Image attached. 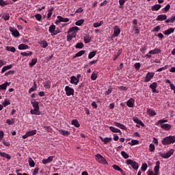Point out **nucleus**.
<instances>
[{
  "instance_id": "22",
  "label": "nucleus",
  "mask_w": 175,
  "mask_h": 175,
  "mask_svg": "<svg viewBox=\"0 0 175 175\" xmlns=\"http://www.w3.org/2000/svg\"><path fill=\"white\" fill-rule=\"evenodd\" d=\"M109 131H111V132H113V133H120V135H122V132H121V130H120L114 126H110Z\"/></svg>"
},
{
  "instance_id": "54",
  "label": "nucleus",
  "mask_w": 175,
  "mask_h": 175,
  "mask_svg": "<svg viewBox=\"0 0 175 175\" xmlns=\"http://www.w3.org/2000/svg\"><path fill=\"white\" fill-rule=\"evenodd\" d=\"M148 167V165H147V163H144L142 164L141 169L142 172H146Z\"/></svg>"
},
{
  "instance_id": "43",
  "label": "nucleus",
  "mask_w": 175,
  "mask_h": 175,
  "mask_svg": "<svg viewBox=\"0 0 175 175\" xmlns=\"http://www.w3.org/2000/svg\"><path fill=\"white\" fill-rule=\"evenodd\" d=\"M83 39H84L85 43L86 44L90 43V42H91V37L88 34L84 36Z\"/></svg>"
},
{
  "instance_id": "48",
  "label": "nucleus",
  "mask_w": 175,
  "mask_h": 175,
  "mask_svg": "<svg viewBox=\"0 0 175 175\" xmlns=\"http://www.w3.org/2000/svg\"><path fill=\"white\" fill-rule=\"evenodd\" d=\"M104 144H107V143H110V142H112L113 141V138L111 137H105L104 138Z\"/></svg>"
},
{
  "instance_id": "58",
  "label": "nucleus",
  "mask_w": 175,
  "mask_h": 175,
  "mask_svg": "<svg viewBox=\"0 0 175 175\" xmlns=\"http://www.w3.org/2000/svg\"><path fill=\"white\" fill-rule=\"evenodd\" d=\"M160 30H161V27L156 26L152 29V32H159Z\"/></svg>"
},
{
  "instance_id": "14",
  "label": "nucleus",
  "mask_w": 175,
  "mask_h": 175,
  "mask_svg": "<svg viewBox=\"0 0 175 175\" xmlns=\"http://www.w3.org/2000/svg\"><path fill=\"white\" fill-rule=\"evenodd\" d=\"M113 125L115 126H117L118 128H120V129H123V131H126V126L121 123H118L117 122H113Z\"/></svg>"
},
{
  "instance_id": "60",
  "label": "nucleus",
  "mask_w": 175,
  "mask_h": 175,
  "mask_svg": "<svg viewBox=\"0 0 175 175\" xmlns=\"http://www.w3.org/2000/svg\"><path fill=\"white\" fill-rule=\"evenodd\" d=\"M35 17L38 21H40V20H42V15L40 14H36Z\"/></svg>"
},
{
  "instance_id": "34",
  "label": "nucleus",
  "mask_w": 175,
  "mask_h": 175,
  "mask_svg": "<svg viewBox=\"0 0 175 175\" xmlns=\"http://www.w3.org/2000/svg\"><path fill=\"white\" fill-rule=\"evenodd\" d=\"M72 125H74L75 128H79L80 126V123H79V120L74 119L71 122Z\"/></svg>"
},
{
  "instance_id": "13",
  "label": "nucleus",
  "mask_w": 175,
  "mask_h": 175,
  "mask_svg": "<svg viewBox=\"0 0 175 175\" xmlns=\"http://www.w3.org/2000/svg\"><path fill=\"white\" fill-rule=\"evenodd\" d=\"M53 159H54V156H50L47 159H43L42 163H43V165L50 163V162H52Z\"/></svg>"
},
{
  "instance_id": "39",
  "label": "nucleus",
  "mask_w": 175,
  "mask_h": 175,
  "mask_svg": "<svg viewBox=\"0 0 175 175\" xmlns=\"http://www.w3.org/2000/svg\"><path fill=\"white\" fill-rule=\"evenodd\" d=\"M91 80H93V81H95L96 79H98V72H92L91 77H90Z\"/></svg>"
},
{
  "instance_id": "10",
  "label": "nucleus",
  "mask_w": 175,
  "mask_h": 175,
  "mask_svg": "<svg viewBox=\"0 0 175 175\" xmlns=\"http://www.w3.org/2000/svg\"><path fill=\"white\" fill-rule=\"evenodd\" d=\"M149 88L152 90V92H153V94H158V91H157L158 83H157V82H153L149 85Z\"/></svg>"
},
{
  "instance_id": "46",
  "label": "nucleus",
  "mask_w": 175,
  "mask_h": 175,
  "mask_svg": "<svg viewBox=\"0 0 175 175\" xmlns=\"http://www.w3.org/2000/svg\"><path fill=\"white\" fill-rule=\"evenodd\" d=\"M167 120L166 119H161L159 120L157 122H156V125H162L163 124H165V122H167Z\"/></svg>"
},
{
  "instance_id": "51",
  "label": "nucleus",
  "mask_w": 175,
  "mask_h": 175,
  "mask_svg": "<svg viewBox=\"0 0 175 175\" xmlns=\"http://www.w3.org/2000/svg\"><path fill=\"white\" fill-rule=\"evenodd\" d=\"M149 151L150 152H154L155 151V145H154L153 144H150L149 145Z\"/></svg>"
},
{
  "instance_id": "50",
  "label": "nucleus",
  "mask_w": 175,
  "mask_h": 175,
  "mask_svg": "<svg viewBox=\"0 0 175 175\" xmlns=\"http://www.w3.org/2000/svg\"><path fill=\"white\" fill-rule=\"evenodd\" d=\"M121 155L123 157V158H124V159H128V158H129V154H128L125 151H122Z\"/></svg>"
},
{
  "instance_id": "37",
  "label": "nucleus",
  "mask_w": 175,
  "mask_h": 175,
  "mask_svg": "<svg viewBox=\"0 0 175 175\" xmlns=\"http://www.w3.org/2000/svg\"><path fill=\"white\" fill-rule=\"evenodd\" d=\"M83 54H85V51H83V50L80 51L75 54L73 58H77V57H81V55H83Z\"/></svg>"
},
{
  "instance_id": "7",
  "label": "nucleus",
  "mask_w": 175,
  "mask_h": 175,
  "mask_svg": "<svg viewBox=\"0 0 175 175\" xmlns=\"http://www.w3.org/2000/svg\"><path fill=\"white\" fill-rule=\"evenodd\" d=\"M64 91L67 96H70L71 95H75V90L69 86H66Z\"/></svg>"
},
{
  "instance_id": "44",
  "label": "nucleus",
  "mask_w": 175,
  "mask_h": 175,
  "mask_svg": "<svg viewBox=\"0 0 175 175\" xmlns=\"http://www.w3.org/2000/svg\"><path fill=\"white\" fill-rule=\"evenodd\" d=\"M2 18L5 20V21H8L10 18V16H9V13H4L3 14Z\"/></svg>"
},
{
  "instance_id": "11",
  "label": "nucleus",
  "mask_w": 175,
  "mask_h": 175,
  "mask_svg": "<svg viewBox=\"0 0 175 175\" xmlns=\"http://www.w3.org/2000/svg\"><path fill=\"white\" fill-rule=\"evenodd\" d=\"M10 32H12V35L14 38H18V36H20V32H18V30H17L16 29H14V27H10Z\"/></svg>"
},
{
  "instance_id": "56",
  "label": "nucleus",
  "mask_w": 175,
  "mask_h": 175,
  "mask_svg": "<svg viewBox=\"0 0 175 175\" xmlns=\"http://www.w3.org/2000/svg\"><path fill=\"white\" fill-rule=\"evenodd\" d=\"M6 5H9V3L3 1V0H0V6H2V8H3L6 6Z\"/></svg>"
},
{
  "instance_id": "19",
  "label": "nucleus",
  "mask_w": 175,
  "mask_h": 175,
  "mask_svg": "<svg viewBox=\"0 0 175 175\" xmlns=\"http://www.w3.org/2000/svg\"><path fill=\"white\" fill-rule=\"evenodd\" d=\"M160 125L161 128H162V129H163L164 131H170V129H172V125L169 124H164Z\"/></svg>"
},
{
  "instance_id": "12",
  "label": "nucleus",
  "mask_w": 175,
  "mask_h": 175,
  "mask_svg": "<svg viewBox=\"0 0 175 175\" xmlns=\"http://www.w3.org/2000/svg\"><path fill=\"white\" fill-rule=\"evenodd\" d=\"M80 81H79V79L75 76H71L70 77V83L71 84H75V85H77Z\"/></svg>"
},
{
  "instance_id": "45",
  "label": "nucleus",
  "mask_w": 175,
  "mask_h": 175,
  "mask_svg": "<svg viewBox=\"0 0 175 175\" xmlns=\"http://www.w3.org/2000/svg\"><path fill=\"white\" fill-rule=\"evenodd\" d=\"M57 18H60L61 23H68L69 21V18H64L61 16H57Z\"/></svg>"
},
{
  "instance_id": "16",
  "label": "nucleus",
  "mask_w": 175,
  "mask_h": 175,
  "mask_svg": "<svg viewBox=\"0 0 175 175\" xmlns=\"http://www.w3.org/2000/svg\"><path fill=\"white\" fill-rule=\"evenodd\" d=\"M167 16L166 14H161L158 15L156 20L157 21H163L165 20H167Z\"/></svg>"
},
{
  "instance_id": "47",
  "label": "nucleus",
  "mask_w": 175,
  "mask_h": 175,
  "mask_svg": "<svg viewBox=\"0 0 175 175\" xmlns=\"http://www.w3.org/2000/svg\"><path fill=\"white\" fill-rule=\"evenodd\" d=\"M129 144H130V146H136V145L139 144V140L133 139V140H131V142H129Z\"/></svg>"
},
{
  "instance_id": "17",
  "label": "nucleus",
  "mask_w": 175,
  "mask_h": 175,
  "mask_svg": "<svg viewBox=\"0 0 175 175\" xmlns=\"http://www.w3.org/2000/svg\"><path fill=\"white\" fill-rule=\"evenodd\" d=\"M126 105L128 107H133L135 106V99L133 98H131L127 102Z\"/></svg>"
},
{
  "instance_id": "40",
  "label": "nucleus",
  "mask_w": 175,
  "mask_h": 175,
  "mask_svg": "<svg viewBox=\"0 0 175 175\" xmlns=\"http://www.w3.org/2000/svg\"><path fill=\"white\" fill-rule=\"evenodd\" d=\"M96 55V51H92L88 55V59H92V58H94V57H95Z\"/></svg>"
},
{
  "instance_id": "30",
  "label": "nucleus",
  "mask_w": 175,
  "mask_h": 175,
  "mask_svg": "<svg viewBox=\"0 0 175 175\" xmlns=\"http://www.w3.org/2000/svg\"><path fill=\"white\" fill-rule=\"evenodd\" d=\"M147 113L150 116V117H154V116H157V112L151 109H148Z\"/></svg>"
},
{
  "instance_id": "27",
  "label": "nucleus",
  "mask_w": 175,
  "mask_h": 175,
  "mask_svg": "<svg viewBox=\"0 0 175 175\" xmlns=\"http://www.w3.org/2000/svg\"><path fill=\"white\" fill-rule=\"evenodd\" d=\"M38 43L40 44V46H41L42 47V49H46V47H47V46H49V43L46 40H41V41L38 42Z\"/></svg>"
},
{
  "instance_id": "31",
  "label": "nucleus",
  "mask_w": 175,
  "mask_h": 175,
  "mask_svg": "<svg viewBox=\"0 0 175 175\" xmlns=\"http://www.w3.org/2000/svg\"><path fill=\"white\" fill-rule=\"evenodd\" d=\"M33 54L32 51H27V52H22L21 53V55L23 57H29Z\"/></svg>"
},
{
  "instance_id": "38",
  "label": "nucleus",
  "mask_w": 175,
  "mask_h": 175,
  "mask_svg": "<svg viewBox=\"0 0 175 175\" xmlns=\"http://www.w3.org/2000/svg\"><path fill=\"white\" fill-rule=\"evenodd\" d=\"M5 50L7 51H11V53H16V48L14 46H6Z\"/></svg>"
},
{
  "instance_id": "33",
  "label": "nucleus",
  "mask_w": 175,
  "mask_h": 175,
  "mask_svg": "<svg viewBox=\"0 0 175 175\" xmlns=\"http://www.w3.org/2000/svg\"><path fill=\"white\" fill-rule=\"evenodd\" d=\"M159 53H161V49H154L153 50L150 51L148 52V54L155 55V54H159Z\"/></svg>"
},
{
  "instance_id": "26",
  "label": "nucleus",
  "mask_w": 175,
  "mask_h": 175,
  "mask_svg": "<svg viewBox=\"0 0 175 175\" xmlns=\"http://www.w3.org/2000/svg\"><path fill=\"white\" fill-rule=\"evenodd\" d=\"M10 84H12V83H10V82H5V83L0 85V91H1V90H6V88H8V87L9 85H10Z\"/></svg>"
},
{
  "instance_id": "41",
  "label": "nucleus",
  "mask_w": 175,
  "mask_h": 175,
  "mask_svg": "<svg viewBox=\"0 0 175 175\" xmlns=\"http://www.w3.org/2000/svg\"><path fill=\"white\" fill-rule=\"evenodd\" d=\"M112 167L114 169V170H117L118 172H120V173H123V170L120 167V166L114 164L113 165Z\"/></svg>"
},
{
  "instance_id": "62",
  "label": "nucleus",
  "mask_w": 175,
  "mask_h": 175,
  "mask_svg": "<svg viewBox=\"0 0 175 175\" xmlns=\"http://www.w3.org/2000/svg\"><path fill=\"white\" fill-rule=\"evenodd\" d=\"M134 68L136 70H139L140 69V63H135L134 64Z\"/></svg>"
},
{
  "instance_id": "8",
  "label": "nucleus",
  "mask_w": 175,
  "mask_h": 175,
  "mask_svg": "<svg viewBox=\"0 0 175 175\" xmlns=\"http://www.w3.org/2000/svg\"><path fill=\"white\" fill-rule=\"evenodd\" d=\"M154 76H155V72H148L145 77V79L144 81V83H148V81H151V79H152Z\"/></svg>"
},
{
  "instance_id": "59",
  "label": "nucleus",
  "mask_w": 175,
  "mask_h": 175,
  "mask_svg": "<svg viewBox=\"0 0 175 175\" xmlns=\"http://www.w3.org/2000/svg\"><path fill=\"white\" fill-rule=\"evenodd\" d=\"M170 9V5L169 4H167V5L163 9V12H164V13H166Z\"/></svg>"
},
{
  "instance_id": "3",
  "label": "nucleus",
  "mask_w": 175,
  "mask_h": 175,
  "mask_svg": "<svg viewBox=\"0 0 175 175\" xmlns=\"http://www.w3.org/2000/svg\"><path fill=\"white\" fill-rule=\"evenodd\" d=\"M126 165L129 166H131L134 170H137L139 169V163L136 161H133V160L129 159L126 161Z\"/></svg>"
},
{
  "instance_id": "25",
  "label": "nucleus",
  "mask_w": 175,
  "mask_h": 175,
  "mask_svg": "<svg viewBox=\"0 0 175 175\" xmlns=\"http://www.w3.org/2000/svg\"><path fill=\"white\" fill-rule=\"evenodd\" d=\"M174 32V29L173 27H170V29H167V30L163 31L164 35H167L169 36L170 33H173Z\"/></svg>"
},
{
  "instance_id": "18",
  "label": "nucleus",
  "mask_w": 175,
  "mask_h": 175,
  "mask_svg": "<svg viewBox=\"0 0 175 175\" xmlns=\"http://www.w3.org/2000/svg\"><path fill=\"white\" fill-rule=\"evenodd\" d=\"M121 33V29L118 26H115L113 27V34L115 36H118Z\"/></svg>"
},
{
  "instance_id": "63",
  "label": "nucleus",
  "mask_w": 175,
  "mask_h": 175,
  "mask_svg": "<svg viewBox=\"0 0 175 175\" xmlns=\"http://www.w3.org/2000/svg\"><path fill=\"white\" fill-rule=\"evenodd\" d=\"M10 75H14V70H10L5 73V76H9Z\"/></svg>"
},
{
  "instance_id": "9",
  "label": "nucleus",
  "mask_w": 175,
  "mask_h": 175,
  "mask_svg": "<svg viewBox=\"0 0 175 175\" xmlns=\"http://www.w3.org/2000/svg\"><path fill=\"white\" fill-rule=\"evenodd\" d=\"M38 131L36 130H31L29 131H27L25 135H23L22 138L23 139H27L28 137H29L30 136H35V135H36Z\"/></svg>"
},
{
  "instance_id": "42",
  "label": "nucleus",
  "mask_w": 175,
  "mask_h": 175,
  "mask_svg": "<svg viewBox=\"0 0 175 175\" xmlns=\"http://www.w3.org/2000/svg\"><path fill=\"white\" fill-rule=\"evenodd\" d=\"M175 21V15L174 16H172L171 18H169L168 19L165 20V24H168V23H174Z\"/></svg>"
},
{
  "instance_id": "28",
  "label": "nucleus",
  "mask_w": 175,
  "mask_h": 175,
  "mask_svg": "<svg viewBox=\"0 0 175 175\" xmlns=\"http://www.w3.org/2000/svg\"><path fill=\"white\" fill-rule=\"evenodd\" d=\"M18 50H28L29 46L25 44H21L18 46Z\"/></svg>"
},
{
  "instance_id": "36",
  "label": "nucleus",
  "mask_w": 175,
  "mask_h": 175,
  "mask_svg": "<svg viewBox=\"0 0 175 175\" xmlns=\"http://www.w3.org/2000/svg\"><path fill=\"white\" fill-rule=\"evenodd\" d=\"M28 162L30 167H35V161H33V159H32V158L29 157L28 159Z\"/></svg>"
},
{
  "instance_id": "61",
  "label": "nucleus",
  "mask_w": 175,
  "mask_h": 175,
  "mask_svg": "<svg viewBox=\"0 0 175 175\" xmlns=\"http://www.w3.org/2000/svg\"><path fill=\"white\" fill-rule=\"evenodd\" d=\"M6 65V61L3 59H0V68H2V66H5Z\"/></svg>"
},
{
  "instance_id": "15",
  "label": "nucleus",
  "mask_w": 175,
  "mask_h": 175,
  "mask_svg": "<svg viewBox=\"0 0 175 175\" xmlns=\"http://www.w3.org/2000/svg\"><path fill=\"white\" fill-rule=\"evenodd\" d=\"M58 132H59V135H62V136L68 137V136H69V135H70V131L64 130V129L58 130Z\"/></svg>"
},
{
  "instance_id": "49",
  "label": "nucleus",
  "mask_w": 175,
  "mask_h": 175,
  "mask_svg": "<svg viewBox=\"0 0 175 175\" xmlns=\"http://www.w3.org/2000/svg\"><path fill=\"white\" fill-rule=\"evenodd\" d=\"M103 24V21H100V23H95L93 24L94 28H98Z\"/></svg>"
},
{
  "instance_id": "53",
  "label": "nucleus",
  "mask_w": 175,
  "mask_h": 175,
  "mask_svg": "<svg viewBox=\"0 0 175 175\" xmlns=\"http://www.w3.org/2000/svg\"><path fill=\"white\" fill-rule=\"evenodd\" d=\"M14 119L12 118L10 119H8L6 120V124H8V125H13V124H14Z\"/></svg>"
},
{
  "instance_id": "5",
  "label": "nucleus",
  "mask_w": 175,
  "mask_h": 175,
  "mask_svg": "<svg viewBox=\"0 0 175 175\" xmlns=\"http://www.w3.org/2000/svg\"><path fill=\"white\" fill-rule=\"evenodd\" d=\"M80 31V29L76 26L70 27L68 31V33H71L70 34L72 38H75L77 35V31Z\"/></svg>"
},
{
  "instance_id": "32",
  "label": "nucleus",
  "mask_w": 175,
  "mask_h": 175,
  "mask_svg": "<svg viewBox=\"0 0 175 175\" xmlns=\"http://www.w3.org/2000/svg\"><path fill=\"white\" fill-rule=\"evenodd\" d=\"M38 62V58H33L31 59V62L29 64L30 68H33L34 65H36Z\"/></svg>"
},
{
  "instance_id": "64",
  "label": "nucleus",
  "mask_w": 175,
  "mask_h": 175,
  "mask_svg": "<svg viewBox=\"0 0 175 175\" xmlns=\"http://www.w3.org/2000/svg\"><path fill=\"white\" fill-rule=\"evenodd\" d=\"M38 173H39V167H36L33 170V175H36V174H38Z\"/></svg>"
},
{
  "instance_id": "6",
  "label": "nucleus",
  "mask_w": 175,
  "mask_h": 175,
  "mask_svg": "<svg viewBox=\"0 0 175 175\" xmlns=\"http://www.w3.org/2000/svg\"><path fill=\"white\" fill-rule=\"evenodd\" d=\"M174 154V150L171 149L167 152V153H159L160 157L161 158H163L164 159H167V158H170L171 155H173Z\"/></svg>"
},
{
  "instance_id": "2",
  "label": "nucleus",
  "mask_w": 175,
  "mask_h": 175,
  "mask_svg": "<svg viewBox=\"0 0 175 175\" xmlns=\"http://www.w3.org/2000/svg\"><path fill=\"white\" fill-rule=\"evenodd\" d=\"M161 143L163 146L174 144V143H175V136L170 135L165 137L162 139Z\"/></svg>"
},
{
  "instance_id": "1",
  "label": "nucleus",
  "mask_w": 175,
  "mask_h": 175,
  "mask_svg": "<svg viewBox=\"0 0 175 175\" xmlns=\"http://www.w3.org/2000/svg\"><path fill=\"white\" fill-rule=\"evenodd\" d=\"M31 103L34 108L33 109H31V114H33L34 116H40L42 112L39 110V103L36 101V100H31Z\"/></svg>"
},
{
  "instance_id": "55",
  "label": "nucleus",
  "mask_w": 175,
  "mask_h": 175,
  "mask_svg": "<svg viewBox=\"0 0 175 175\" xmlns=\"http://www.w3.org/2000/svg\"><path fill=\"white\" fill-rule=\"evenodd\" d=\"M83 47H84V44H83V42H78L75 45L76 49H83Z\"/></svg>"
},
{
  "instance_id": "52",
  "label": "nucleus",
  "mask_w": 175,
  "mask_h": 175,
  "mask_svg": "<svg viewBox=\"0 0 175 175\" xmlns=\"http://www.w3.org/2000/svg\"><path fill=\"white\" fill-rule=\"evenodd\" d=\"M83 23H84V19H81V20L77 21L75 23V25H77L78 27H80V26L83 25Z\"/></svg>"
},
{
  "instance_id": "20",
  "label": "nucleus",
  "mask_w": 175,
  "mask_h": 175,
  "mask_svg": "<svg viewBox=\"0 0 175 175\" xmlns=\"http://www.w3.org/2000/svg\"><path fill=\"white\" fill-rule=\"evenodd\" d=\"M161 162L159 161L156 162V165L154 167V173L159 174V167H160Z\"/></svg>"
},
{
  "instance_id": "35",
  "label": "nucleus",
  "mask_w": 175,
  "mask_h": 175,
  "mask_svg": "<svg viewBox=\"0 0 175 175\" xmlns=\"http://www.w3.org/2000/svg\"><path fill=\"white\" fill-rule=\"evenodd\" d=\"M44 88H46V90H50V88H51V81H47L44 83Z\"/></svg>"
},
{
  "instance_id": "57",
  "label": "nucleus",
  "mask_w": 175,
  "mask_h": 175,
  "mask_svg": "<svg viewBox=\"0 0 175 175\" xmlns=\"http://www.w3.org/2000/svg\"><path fill=\"white\" fill-rule=\"evenodd\" d=\"M9 105H10V100H9L8 99L5 100L4 103H3V105L4 106V107H6V106H9Z\"/></svg>"
},
{
  "instance_id": "24",
  "label": "nucleus",
  "mask_w": 175,
  "mask_h": 175,
  "mask_svg": "<svg viewBox=\"0 0 175 175\" xmlns=\"http://www.w3.org/2000/svg\"><path fill=\"white\" fill-rule=\"evenodd\" d=\"M0 156L2 157L3 158H6L8 160L12 159V156H10V154H9L6 152L0 151Z\"/></svg>"
},
{
  "instance_id": "29",
  "label": "nucleus",
  "mask_w": 175,
  "mask_h": 175,
  "mask_svg": "<svg viewBox=\"0 0 175 175\" xmlns=\"http://www.w3.org/2000/svg\"><path fill=\"white\" fill-rule=\"evenodd\" d=\"M55 31V25H51L49 27V32H50V33H51L52 36H54V32Z\"/></svg>"
},
{
  "instance_id": "23",
  "label": "nucleus",
  "mask_w": 175,
  "mask_h": 175,
  "mask_svg": "<svg viewBox=\"0 0 175 175\" xmlns=\"http://www.w3.org/2000/svg\"><path fill=\"white\" fill-rule=\"evenodd\" d=\"M161 8H162V5H161V4H156L151 7V10H152V12H158V10L161 9Z\"/></svg>"
},
{
  "instance_id": "4",
  "label": "nucleus",
  "mask_w": 175,
  "mask_h": 175,
  "mask_svg": "<svg viewBox=\"0 0 175 175\" xmlns=\"http://www.w3.org/2000/svg\"><path fill=\"white\" fill-rule=\"evenodd\" d=\"M95 158L98 163H101V165H107V161H106V159H105L100 154H96Z\"/></svg>"
},
{
  "instance_id": "21",
  "label": "nucleus",
  "mask_w": 175,
  "mask_h": 175,
  "mask_svg": "<svg viewBox=\"0 0 175 175\" xmlns=\"http://www.w3.org/2000/svg\"><path fill=\"white\" fill-rule=\"evenodd\" d=\"M133 120L134 122H135V124H138V125H141V126H145L144 123H143V122L142 120H140L139 119V118L134 117L133 118Z\"/></svg>"
}]
</instances>
